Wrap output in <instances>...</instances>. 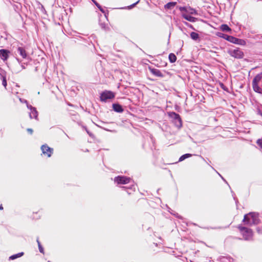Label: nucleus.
Returning a JSON list of instances; mask_svg holds the SVG:
<instances>
[{"label": "nucleus", "mask_w": 262, "mask_h": 262, "mask_svg": "<svg viewBox=\"0 0 262 262\" xmlns=\"http://www.w3.org/2000/svg\"><path fill=\"white\" fill-rule=\"evenodd\" d=\"M261 115H262V114H261Z\"/></svg>", "instance_id": "33"}, {"label": "nucleus", "mask_w": 262, "mask_h": 262, "mask_svg": "<svg viewBox=\"0 0 262 262\" xmlns=\"http://www.w3.org/2000/svg\"><path fill=\"white\" fill-rule=\"evenodd\" d=\"M221 30L223 31H227L229 32L231 31V29L229 27V26L226 24H223L220 27Z\"/></svg>", "instance_id": "20"}, {"label": "nucleus", "mask_w": 262, "mask_h": 262, "mask_svg": "<svg viewBox=\"0 0 262 262\" xmlns=\"http://www.w3.org/2000/svg\"><path fill=\"white\" fill-rule=\"evenodd\" d=\"M10 52L5 49H1L0 50V57L1 59L4 60H7L9 57V54Z\"/></svg>", "instance_id": "10"}, {"label": "nucleus", "mask_w": 262, "mask_h": 262, "mask_svg": "<svg viewBox=\"0 0 262 262\" xmlns=\"http://www.w3.org/2000/svg\"><path fill=\"white\" fill-rule=\"evenodd\" d=\"M37 243H38V248H39V251L42 253H43L44 252H43V248L42 247V246H41V244L40 243V242H39L38 240L37 241Z\"/></svg>", "instance_id": "24"}, {"label": "nucleus", "mask_w": 262, "mask_h": 262, "mask_svg": "<svg viewBox=\"0 0 262 262\" xmlns=\"http://www.w3.org/2000/svg\"><path fill=\"white\" fill-rule=\"evenodd\" d=\"M3 85L4 86V87L6 88L7 86V81L6 78L5 77L3 76V82H2Z\"/></svg>", "instance_id": "28"}, {"label": "nucleus", "mask_w": 262, "mask_h": 262, "mask_svg": "<svg viewBox=\"0 0 262 262\" xmlns=\"http://www.w3.org/2000/svg\"><path fill=\"white\" fill-rule=\"evenodd\" d=\"M19 101L21 102V103H26V104L27 105L28 102H27V101L26 100H25V99H21V98H19Z\"/></svg>", "instance_id": "29"}, {"label": "nucleus", "mask_w": 262, "mask_h": 262, "mask_svg": "<svg viewBox=\"0 0 262 262\" xmlns=\"http://www.w3.org/2000/svg\"><path fill=\"white\" fill-rule=\"evenodd\" d=\"M235 44L241 46H245L246 45V42L244 39L236 38Z\"/></svg>", "instance_id": "15"}, {"label": "nucleus", "mask_w": 262, "mask_h": 262, "mask_svg": "<svg viewBox=\"0 0 262 262\" xmlns=\"http://www.w3.org/2000/svg\"><path fill=\"white\" fill-rule=\"evenodd\" d=\"M216 35L220 37H222V38H224L225 39V38H226V36H227V35H226V34H223L222 33H220V32H218L216 33Z\"/></svg>", "instance_id": "26"}, {"label": "nucleus", "mask_w": 262, "mask_h": 262, "mask_svg": "<svg viewBox=\"0 0 262 262\" xmlns=\"http://www.w3.org/2000/svg\"><path fill=\"white\" fill-rule=\"evenodd\" d=\"M180 10L182 12V17L186 20L190 22H195L196 18L190 15H196L197 14L196 11L191 8L187 7H181L179 8Z\"/></svg>", "instance_id": "1"}, {"label": "nucleus", "mask_w": 262, "mask_h": 262, "mask_svg": "<svg viewBox=\"0 0 262 262\" xmlns=\"http://www.w3.org/2000/svg\"><path fill=\"white\" fill-rule=\"evenodd\" d=\"M27 107L30 110L29 117L31 119L35 118L37 119L38 116V113L36 108L33 107L32 105L27 104Z\"/></svg>", "instance_id": "9"}, {"label": "nucleus", "mask_w": 262, "mask_h": 262, "mask_svg": "<svg viewBox=\"0 0 262 262\" xmlns=\"http://www.w3.org/2000/svg\"><path fill=\"white\" fill-rule=\"evenodd\" d=\"M225 39L230 41V42L235 43L236 38L232 36L227 35L226 36Z\"/></svg>", "instance_id": "22"}, {"label": "nucleus", "mask_w": 262, "mask_h": 262, "mask_svg": "<svg viewBox=\"0 0 262 262\" xmlns=\"http://www.w3.org/2000/svg\"><path fill=\"white\" fill-rule=\"evenodd\" d=\"M115 97V94L113 92L110 91H105L103 92L100 95V100L105 102L108 99H112Z\"/></svg>", "instance_id": "4"}, {"label": "nucleus", "mask_w": 262, "mask_h": 262, "mask_svg": "<svg viewBox=\"0 0 262 262\" xmlns=\"http://www.w3.org/2000/svg\"><path fill=\"white\" fill-rule=\"evenodd\" d=\"M238 228L245 240H250L252 238L253 233L251 229L241 226H239Z\"/></svg>", "instance_id": "3"}, {"label": "nucleus", "mask_w": 262, "mask_h": 262, "mask_svg": "<svg viewBox=\"0 0 262 262\" xmlns=\"http://www.w3.org/2000/svg\"><path fill=\"white\" fill-rule=\"evenodd\" d=\"M24 255V253L23 252H20V253H18L17 254H14L13 255H11L10 257H9V259H11V260H13V259H15L17 258H18V257H21V256H23Z\"/></svg>", "instance_id": "19"}, {"label": "nucleus", "mask_w": 262, "mask_h": 262, "mask_svg": "<svg viewBox=\"0 0 262 262\" xmlns=\"http://www.w3.org/2000/svg\"><path fill=\"white\" fill-rule=\"evenodd\" d=\"M41 149L42 150V154L47 156L48 157H50L53 153V149L49 147L47 145H43L41 147Z\"/></svg>", "instance_id": "8"}, {"label": "nucleus", "mask_w": 262, "mask_h": 262, "mask_svg": "<svg viewBox=\"0 0 262 262\" xmlns=\"http://www.w3.org/2000/svg\"><path fill=\"white\" fill-rule=\"evenodd\" d=\"M3 209V207L2 205H0V210H2Z\"/></svg>", "instance_id": "32"}, {"label": "nucleus", "mask_w": 262, "mask_h": 262, "mask_svg": "<svg viewBox=\"0 0 262 262\" xmlns=\"http://www.w3.org/2000/svg\"><path fill=\"white\" fill-rule=\"evenodd\" d=\"M191 157V155L190 154H186L182 155L179 159V161H182L187 158Z\"/></svg>", "instance_id": "23"}, {"label": "nucleus", "mask_w": 262, "mask_h": 262, "mask_svg": "<svg viewBox=\"0 0 262 262\" xmlns=\"http://www.w3.org/2000/svg\"><path fill=\"white\" fill-rule=\"evenodd\" d=\"M243 221L246 224L252 225L253 224H257L259 222L258 214L255 213H249L244 216Z\"/></svg>", "instance_id": "2"}, {"label": "nucleus", "mask_w": 262, "mask_h": 262, "mask_svg": "<svg viewBox=\"0 0 262 262\" xmlns=\"http://www.w3.org/2000/svg\"><path fill=\"white\" fill-rule=\"evenodd\" d=\"M228 53L230 56L236 58H242L244 56L243 52L239 49H231L229 50Z\"/></svg>", "instance_id": "6"}, {"label": "nucleus", "mask_w": 262, "mask_h": 262, "mask_svg": "<svg viewBox=\"0 0 262 262\" xmlns=\"http://www.w3.org/2000/svg\"><path fill=\"white\" fill-rule=\"evenodd\" d=\"M190 37L193 40H198L199 39V35L194 32H192L190 33Z\"/></svg>", "instance_id": "17"}, {"label": "nucleus", "mask_w": 262, "mask_h": 262, "mask_svg": "<svg viewBox=\"0 0 262 262\" xmlns=\"http://www.w3.org/2000/svg\"><path fill=\"white\" fill-rule=\"evenodd\" d=\"M176 2H169L165 5V8L168 9H172L176 6Z\"/></svg>", "instance_id": "18"}, {"label": "nucleus", "mask_w": 262, "mask_h": 262, "mask_svg": "<svg viewBox=\"0 0 262 262\" xmlns=\"http://www.w3.org/2000/svg\"><path fill=\"white\" fill-rule=\"evenodd\" d=\"M168 58H169V61L171 63L174 62L177 60L176 56L173 53H170L169 55Z\"/></svg>", "instance_id": "21"}, {"label": "nucleus", "mask_w": 262, "mask_h": 262, "mask_svg": "<svg viewBox=\"0 0 262 262\" xmlns=\"http://www.w3.org/2000/svg\"><path fill=\"white\" fill-rule=\"evenodd\" d=\"M256 143L257 145L262 149V139H259L257 140Z\"/></svg>", "instance_id": "27"}, {"label": "nucleus", "mask_w": 262, "mask_h": 262, "mask_svg": "<svg viewBox=\"0 0 262 262\" xmlns=\"http://www.w3.org/2000/svg\"><path fill=\"white\" fill-rule=\"evenodd\" d=\"M17 51L19 53L20 55L24 58H25L27 57V54L26 51L24 49L21 47H18L17 49Z\"/></svg>", "instance_id": "13"}, {"label": "nucleus", "mask_w": 262, "mask_h": 262, "mask_svg": "<svg viewBox=\"0 0 262 262\" xmlns=\"http://www.w3.org/2000/svg\"><path fill=\"white\" fill-rule=\"evenodd\" d=\"M113 108L115 112L118 113H121L123 111L122 107L119 104H113Z\"/></svg>", "instance_id": "12"}, {"label": "nucleus", "mask_w": 262, "mask_h": 262, "mask_svg": "<svg viewBox=\"0 0 262 262\" xmlns=\"http://www.w3.org/2000/svg\"><path fill=\"white\" fill-rule=\"evenodd\" d=\"M114 181L118 184H125L130 182V179L124 176H118L115 178Z\"/></svg>", "instance_id": "7"}, {"label": "nucleus", "mask_w": 262, "mask_h": 262, "mask_svg": "<svg viewBox=\"0 0 262 262\" xmlns=\"http://www.w3.org/2000/svg\"><path fill=\"white\" fill-rule=\"evenodd\" d=\"M94 3V4L96 5V6L99 8V9L102 11V12H104L103 9H102V8L101 7V6H100V5L99 4H98L96 1H95L94 0H92Z\"/></svg>", "instance_id": "25"}, {"label": "nucleus", "mask_w": 262, "mask_h": 262, "mask_svg": "<svg viewBox=\"0 0 262 262\" xmlns=\"http://www.w3.org/2000/svg\"><path fill=\"white\" fill-rule=\"evenodd\" d=\"M149 69L150 72L155 76L160 77H162L163 76V74L159 70L150 68Z\"/></svg>", "instance_id": "11"}, {"label": "nucleus", "mask_w": 262, "mask_h": 262, "mask_svg": "<svg viewBox=\"0 0 262 262\" xmlns=\"http://www.w3.org/2000/svg\"><path fill=\"white\" fill-rule=\"evenodd\" d=\"M138 3V2H136V3H135V4H133L132 5H131V6H130V8H132V7H133L135 6V5H136Z\"/></svg>", "instance_id": "31"}, {"label": "nucleus", "mask_w": 262, "mask_h": 262, "mask_svg": "<svg viewBox=\"0 0 262 262\" xmlns=\"http://www.w3.org/2000/svg\"><path fill=\"white\" fill-rule=\"evenodd\" d=\"M169 117L173 120L174 123L178 127H181L182 126V121L180 116L174 113L171 112L169 113Z\"/></svg>", "instance_id": "5"}, {"label": "nucleus", "mask_w": 262, "mask_h": 262, "mask_svg": "<svg viewBox=\"0 0 262 262\" xmlns=\"http://www.w3.org/2000/svg\"><path fill=\"white\" fill-rule=\"evenodd\" d=\"M252 86L254 91L255 92L258 93H262V90L258 86V84H252Z\"/></svg>", "instance_id": "16"}, {"label": "nucleus", "mask_w": 262, "mask_h": 262, "mask_svg": "<svg viewBox=\"0 0 262 262\" xmlns=\"http://www.w3.org/2000/svg\"><path fill=\"white\" fill-rule=\"evenodd\" d=\"M262 78V74H257L253 79L252 84H258Z\"/></svg>", "instance_id": "14"}, {"label": "nucleus", "mask_w": 262, "mask_h": 262, "mask_svg": "<svg viewBox=\"0 0 262 262\" xmlns=\"http://www.w3.org/2000/svg\"><path fill=\"white\" fill-rule=\"evenodd\" d=\"M27 131L30 134H32L33 133V130L31 128H28Z\"/></svg>", "instance_id": "30"}]
</instances>
